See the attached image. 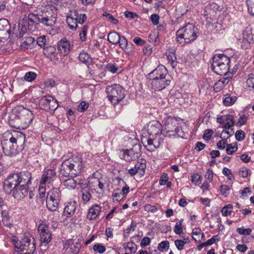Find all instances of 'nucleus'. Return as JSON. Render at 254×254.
<instances>
[{
    "instance_id": "nucleus-29",
    "label": "nucleus",
    "mask_w": 254,
    "mask_h": 254,
    "mask_svg": "<svg viewBox=\"0 0 254 254\" xmlns=\"http://www.w3.org/2000/svg\"><path fill=\"white\" fill-rule=\"evenodd\" d=\"M76 202L70 201L68 202L64 209V214L66 217H70L73 215L76 209Z\"/></svg>"
},
{
    "instance_id": "nucleus-56",
    "label": "nucleus",
    "mask_w": 254,
    "mask_h": 254,
    "mask_svg": "<svg viewBox=\"0 0 254 254\" xmlns=\"http://www.w3.org/2000/svg\"><path fill=\"white\" fill-rule=\"evenodd\" d=\"M93 250L100 254H103L105 252L106 248L99 244H97L93 246Z\"/></svg>"
},
{
    "instance_id": "nucleus-33",
    "label": "nucleus",
    "mask_w": 254,
    "mask_h": 254,
    "mask_svg": "<svg viewBox=\"0 0 254 254\" xmlns=\"http://www.w3.org/2000/svg\"><path fill=\"white\" fill-rule=\"evenodd\" d=\"M135 169L138 171V174L142 176L146 167V161L143 159H140L138 161L134 166Z\"/></svg>"
},
{
    "instance_id": "nucleus-53",
    "label": "nucleus",
    "mask_w": 254,
    "mask_h": 254,
    "mask_svg": "<svg viewBox=\"0 0 254 254\" xmlns=\"http://www.w3.org/2000/svg\"><path fill=\"white\" fill-rule=\"evenodd\" d=\"M103 15L114 24H117L119 22L118 20L114 18L110 13L105 12L103 14Z\"/></svg>"
},
{
    "instance_id": "nucleus-19",
    "label": "nucleus",
    "mask_w": 254,
    "mask_h": 254,
    "mask_svg": "<svg viewBox=\"0 0 254 254\" xmlns=\"http://www.w3.org/2000/svg\"><path fill=\"white\" fill-rule=\"evenodd\" d=\"M80 248L79 243L74 244L72 240H68L64 243L63 252L64 254H77Z\"/></svg>"
},
{
    "instance_id": "nucleus-7",
    "label": "nucleus",
    "mask_w": 254,
    "mask_h": 254,
    "mask_svg": "<svg viewBox=\"0 0 254 254\" xmlns=\"http://www.w3.org/2000/svg\"><path fill=\"white\" fill-rule=\"evenodd\" d=\"M34 238L30 235H24L20 242L15 244L16 251L20 254H31L35 251Z\"/></svg>"
},
{
    "instance_id": "nucleus-34",
    "label": "nucleus",
    "mask_w": 254,
    "mask_h": 254,
    "mask_svg": "<svg viewBox=\"0 0 254 254\" xmlns=\"http://www.w3.org/2000/svg\"><path fill=\"white\" fill-rule=\"evenodd\" d=\"M34 39L31 37L25 38L24 41H22L20 44V47L24 49H31L34 43Z\"/></svg>"
},
{
    "instance_id": "nucleus-6",
    "label": "nucleus",
    "mask_w": 254,
    "mask_h": 254,
    "mask_svg": "<svg viewBox=\"0 0 254 254\" xmlns=\"http://www.w3.org/2000/svg\"><path fill=\"white\" fill-rule=\"evenodd\" d=\"M57 20V9L52 5L46 6L40 14V23L47 27L52 28Z\"/></svg>"
},
{
    "instance_id": "nucleus-37",
    "label": "nucleus",
    "mask_w": 254,
    "mask_h": 254,
    "mask_svg": "<svg viewBox=\"0 0 254 254\" xmlns=\"http://www.w3.org/2000/svg\"><path fill=\"white\" fill-rule=\"evenodd\" d=\"M64 186L68 190H73L76 187L77 183L74 179L69 178L64 180Z\"/></svg>"
},
{
    "instance_id": "nucleus-25",
    "label": "nucleus",
    "mask_w": 254,
    "mask_h": 254,
    "mask_svg": "<svg viewBox=\"0 0 254 254\" xmlns=\"http://www.w3.org/2000/svg\"><path fill=\"white\" fill-rule=\"evenodd\" d=\"M43 54L52 62H56L58 61L56 49L54 46H48L43 48Z\"/></svg>"
},
{
    "instance_id": "nucleus-48",
    "label": "nucleus",
    "mask_w": 254,
    "mask_h": 254,
    "mask_svg": "<svg viewBox=\"0 0 254 254\" xmlns=\"http://www.w3.org/2000/svg\"><path fill=\"white\" fill-rule=\"evenodd\" d=\"M72 13L77 17L76 20H77L78 24H82L86 19L87 17L85 14H78L76 11H74Z\"/></svg>"
},
{
    "instance_id": "nucleus-64",
    "label": "nucleus",
    "mask_w": 254,
    "mask_h": 254,
    "mask_svg": "<svg viewBox=\"0 0 254 254\" xmlns=\"http://www.w3.org/2000/svg\"><path fill=\"white\" fill-rule=\"evenodd\" d=\"M181 223H177L175 226L174 232L177 234H181L183 232Z\"/></svg>"
},
{
    "instance_id": "nucleus-16",
    "label": "nucleus",
    "mask_w": 254,
    "mask_h": 254,
    "mask_svg": "<svg viewBox=\"0 0 254 254\" xmlns=\"http://www.w3.org/2000/svg\"><path fill=\"white\" fill-rule=\"evenodd\" d=\"M140 147L135 144L132 148L124 151L123 157L127 161H131L136 159L140 156Z\"/></svg>"
},
{
    "instance_id": "nucleus-11",
    "label": "nucleus",
    "mask_w": 254,
    "mask_h": 254,
    "mask_svg": "<svg viewBox=\"0 0 254 254\" xmlns=\"http://www.w3.org/2000/svg\"><path fill=\"white\" fill-rule=\"evenodd\" d=\"M108 97L114 104H118L125 97L124 90L119 84H115L107 88Z\"/></svg>"
},
{
    "instance_id": "nucleus-58",
    "label": "nucleus",
    "mask_w": 254,
    "mask_h": 254,
    "mask_svg": "<svg viewBox=\"0 0 254 254\" xmlns=\"http://www.w3.org/2000/svg\"><path fill=\"white\" fill-rule=\"evenodd\" d=\"M233 133L234 132L233 131V129H232L230 131L226 130H223L221 132L220 137L226 140L229 138Z\"/></svg>"
},
{
    "instance_id": "nucleus-12",
    "label": "nucleus",
    "mask_w": 254,
    "mask_h": 254,
    "mask_svg": "<svg viewBox=\"0 0 254 254\" xmlns=\"http://www.w3.org/2000/svg\"><path fill=\"white\" fill-rule=\"evenodd\" d=\"M141 142L147 150L152 152L163 142V139L161 135H154V137L149 136L148 138H142Z\"/></svg>"
},
{
    "instance_id": "nucleus-45",
    "label": "nucleus",
    "mask_w": 254,
    "mask_h": 254,
    "mask_svg": "<svg viewBox=\"0 0 254 254\" xmlns=\"http://www.w3.org/2000/svg\"><path fill=\"white\" fill-rule=\"evenodd\" d=\"M36 76L37 74L36 73L32 71H29L25 73L24 78L25 80L31 82L36 78Z\"/></svg>"
},
{
    "instance_id": "nucleus-49",
    "label": "nucleus",
    "mask_w": 254,
    "mask_h": 254,
    "mask_svg": "<svg viewBox=\"0 0 254 254\" xmlns=\"http://www.w3.org/2000/svg\"><path fill=\"white\" fill-rule=\"evenodd\" d=\"M232 205L229 204L224 206L221 210L222 214L223 216H226L231 214L232 212Z\"/></svg>"
},
{
    "instance_id": "nucleus-4",
    "label": "nucleus",
    "mask_w": 254,
    "mask_h": 254,
    "mask_svg": "<svg viewBox=\"0 0 254 254\" xmlns=\"http://www.w3.org/2000/svg\"><path fill=\"white\" fill-rule=\"evenodd\" d=\"M83 164L80 157L78 156L73 157L64 160L63 163L62 173L64 176L68 175H77L82 170Z\"/></svg>"
},
{
    "instance_id": "nucleus-21",
    "label": "nucleus",
    "mask_w": 254,
    "mask_h": 254,
    "mask_svg": "<svg viewBox=\"0 0 254 254\" xmlns=\"http://www.w3.org/2000/svg\"><path fill=\"white\" fill-rule=\"evenodd\" d=\"M11 32L10 26L5 18L0 19V36L3 38L9 37Z\"/></svg>"
},
{
    "instance_id": "nucleus-39",
    "label": "nucleus",
    "mask_w": 254,
    "mask_h": 254,
    "mask_svg": "<svg viewBox=\"0 0 254 254\" xmlns=\"http://www.w3.org/2000/svg\"><path fill=\"white\" fill-rule=\"evenodd\" d=\"M117 180L118 181V184L121 186H123V188L121 191L122 194H123V195L127 194L129 191V187L126 184V183L122 179L118 178H117Z\"/></svg>"
},
{
    "instance_id": "nucleus-40",
    "label": "nucleus",
    "mask_w": 254,
    "mask_h": 254,
    "mask_svg": "<svg viewBox=\"0 0 254 254\" xmlns=\"http://www.w3.org/2000/svg\"><path fill=\"white\" fill-rule=\"evenodd\" d=\"M247 86L250 90L254 91V74H250L246 81Z\"/></svg>"
},
{
    "instance_id": "nucleus-42",
    "label": "nucleus",
    "mask_w": 254,
    "mask_h": 254,
    "mask_svg": "<svg viewBox=\"0 0 254 254\" xmlns=\"http://www.w3.org/2000/svg\"><path fill=\"white\" fill-rule=\"evenodd\" d=\"M88 26L85 25L79 32V38L81 42H84L86 39V35L88 30Z\"/></svg>"
},
{
    "instance_id": "nucleus-30",
    "label": "nucleus",
    "mask_w": 254,
    "mask_h": 254,
    "mask_svg": "<svg viewBox=\"0 0 254 254\" xmlns=\"http://www.w3.org/2000/svg\"><path fill=\"white\" fill-rule=\"evenodd\" d=\"M229 81L230 79L228 78H222L220 79L215 83L213 87L214 91L216 92H219Z\"/></svg>"
},
{
    "instance_id": "nucleus-51",
    "label": "nucleus",
    "mask_w": 254,
    "mask_h": 254,
    "mask_svg": "<svg viewBox=\"0 0 254 254\" xmlns=\"http://www.w3.org/2000/svg\"><path fill=\"white\" fill-rule=\"evenodd\" d=\"M89 107V104L86 101H82L78 106L77 111L79 112H83L86 111Z\"/></svg>"
},
{
    "instance_id": "nucleus-50",
    "label": "nucleus",
    "mask_w": 254,
    "mask_h": 254,
    "mask_svg": "<svg viewBox=\"0 0 254 254\" xmlns=\"http://www.w3.org/2000/svg\"><path fill=\"white\" fill-rule=\"evenodd\" d=\"M238 149L237 146L236 144H233L232 143L227 144L226 148V152L228 154H232Z\"/></svg>"
},
{
    "instance_id": "nucleus-17",
    "label": "nucleus",
    "mask_w": 254,
    "mask_h": 254,
    "mask_svg": "<svg viewBox=\"0 0 254 254\" xmlns=\"http://www.w3.org/2000/svg\"><path fill=\"white\" fill-rule=\"evenodd\" d=\"M146 129L149 136L154 137V135H161L162 126L157 121L150 122L146 126Z\"/></svg>"
},
{
    "instance_id": "nucleus-38",
    "label": "nucleus",
    "mask_w": 254,
    "mask_h": 254,
    "mask_svg": "<svg viewBox=\"0 0 254 254\" xmlns=\"http://www.w3.org/2000/svg\"><path fill=\"white\" fill-rule=\"evenodd\" d=\"M81 193L82 200L85 202H87L89 201L91 195L90 193L89 189L87 186H86L84 188H82Z\"/></svg>"
},
{
    "instance_id": "nucleus-10",
    "label": "nucleus",
    "mask_w": 254,
    "mask_h": 254,
    "mask_svg": "<svg viewBox=\"0 0 254 254\" xmlns=\"http://www.w3.org/2000/svg\"><path fill=\"white\" fill-rule=\"evenodd\" d=\"M61 193L58 188H53L49 191L46 196V205L51 211H54L59 208Z\"/></svg>"
},
{
    "instance_id": "nucleus-3",
    "label": "nucleus",
    "mask_w": 254,
    "mask_h": 254,
    "mask_svg": "<svg viewBox=\"0 0 254 254\" xmlns=\"http://www.w3.org/2000/svg\"><path fill=\"white\" fill-rule=\"evenodd\" d=\"M197 29L192 24L188 23L176 32V39L181 46L194 41L197 37Z\"/></svg>"
},
{
    "instance_id": "nucleus-43",
    "label": "nucleus",
    "mask_w": 254,
    "mask_h": 254,
    "mask_svg": "<svg viewBox=\"0 0 254 254\" xmlns=\"http://www.w3.org/2000/svg\"><path fill=\"white\" fill-rule=\"evenodd\" d=\"M79 60L82 63L87 64L90 61V57L88 54L86 52H82L80 53L78 56Z\"/></svg>"
},
{
    "instance_id": "nucleus-24",
    "label": "nucleus",
    "mask_w": 254,
    "mask_h": 254,
    "mask_svg": "<svg viewBox=\"0 0 254 254\" xmlns=\"http://www.w3.org/2000/svg\"><path fill=\"white\" fill-rule=\"evenodd\" d=\"M96 175V174H93L89 178V184L90 187L93 188L95 190L99 189L101 190H102L104 187V184L102 182L101 179L95 176Z\"/></svg>"
},
{
    "instance_id": "nucleus-20",
    "label": "nucleus",
    "mask_w": 254,
    "mask_h": 254,
    "mask_svg": "<svg viewBox=\"0 0 254 254\" xmlns=\"http://www.w3.org/2000/svg\"><path fill=\"white\" fill-rule=\"evenodd\" d=\"M216 122L222 125V127L226 129L231 128L235 125L234 117L231 115H218L216 118Z\"/></svg>"
},
{
    "instance_id": "nucleus-1",
    "label": "nucleus",
    "mask_w": 254,
    "mask_h": 254,
    "mask_svg": "<svg viewBox=\"0 0 254 254\" xmlns=\"http://www.w3.org/2000/svg\"><path fill=\"white\" fill-rule=\"evenodd\" d=\"M33 118L34 115L30 110L20 106L10 112L8 122L12 127L24 129L29 127Z\"/></svg>"
},
{
    "instance_id": "nucleus-31",
    "label": "nucleus",
    "mask_w": 254,
    "mask_h": 254,
    "mask_svg": "<svg viewBox=\"0 0 254 254\" xmlns=\"http://www.w3.org/2000/svg\"><path fill=\"white\" fill-rule=\"evenodd\" d=\"M77 17L75 15H73V13H71L70 16H67L66 18V22L70 29L71 30H76L78 26L77 21L76 20Z\"/></svg>"
},
{
    "instance_id": "nucleus-32",
    "label": "nucleus",
    "mask_w": 254,
    "mask_h": 254,
    "mask_svg": "<svg viewBox=\"0 0 254 254\" xmlns=\"http://www.w3.org/2000/svg\"><path fill=\"white\" fill-rule=\"evenodd\" d=\"M121 37L117 32H111L108 35V40L113 44H118L121 41Z\"/></svg>"
},
{
    "instance_id": "nucleus-22",
    "label": "nucleus",
    "mask_w": 254,
    "mask_h": 254,
    "mask_svg": "<svg viewBox=\"0 0 254 254\" xmlns=\"http://www.w3.org/2000/svg\"><path fill=\"white\" fill-rule=\"evenodd\" d=\"M58 45L60 53L63 56L67 55L72 48L70 42L65 38L62 39L58 42Z\"/></svg>"
},
{
    "instance_id": "nucleus-60",
    "label": "nucleus",
    "mask_w": 254,
    "mask_h": 254,
    "mask_svg": "<svg viewBox=\"0 0 254 254\" xmlns=\"http://www.w3.org/2000/svg\"><path fill=\"white\" fill-rule=\"evenodd\" d=\"M39 194L41 198H44L46 194V185H42L40 183L39 187Z\"/></svg>"
},
{
    "instance_id": "nucleus-63",
    "label": "nucleus",
    "mask_w": 254,
    "mask_h": 254,
    "mask_svg": "<svg viewBox=\"0 0 254 254\" xmlns=\"http://www.w3.org/2000/svg\"><path fill=\"white\" fill-rule=\"evenodd\" d=\"M204 177L206 179L205 181L210 182L212 180L213 177L212 171L210 169H208L205 174Z\"/></svg>"
},
{
    "instance_id": "nucleus-15",
    "label": "nucleus",
    "mask_w": 254,
    "mask_h": 254,
    "mask_svg": "<svg viewBox=\"0 0 254 254\" xmlns=\"http://www.w3.org/2000/svg\"><path fill=\"white\" fill-rule=\"evenodd\" d=\"M38 231L41 243L46 245L52 239V234L49 230L48 226L46 223H41L38 226Z\"/></svg>"
},
{
    "instance_id": "nucleus-14",
    "label": "nucleus",
    "mask_w": 254,
    "mask_h": 254,
    "mask_svg": "<svg viewBox=\"0 0 254 254\" xmlns=\"http://www.w3.org/2000/svg\"><path fill=\"white\" fill-rule=\"evenodd\" d=\"M39 104L41 108L46 111H54L58 107L57 101L51 96H45L42 98Z\"/></svg>"
},
{
    "instance_id": "nucleus-44",
    "label": "nucleus",
    "mask_w": 254,
    "mask_h": 254,
    "mask_svg": "<svg viewBox=\"0 0 254 254\" xmlns=\"http://www.w3.org/2000/svg\"><path fill=\"white\" fill-rule=\"evenodd\" d=\"M124 248L127 250H129L130 254H134L135 253L137 250V246L133 242L128 243L125 247Z\"/></svg>"
},
{
    "instance_id": "nucleus-54",
    "label": "nucleus",
    "mask_w": 254,
    "mask_h": 254,
    "mask_svg": "<svg viewBox=\"0 0 254 254\" xmlns=\"http://www.w3.org/2000/svg\"><path fill=\"white\" fill-rule=\"evenodd\" d=\"M46 36L45 35L40 36L37 39V44L41 48L45 47L46 43Z\"/></svg>"
},
{
    "instance_id": "nucleus-59",
    "label": "nucleus",
    "mask_w": 254,
    "mask_h": 254,
    "mask_svg": "<svg viewBox=\"0 0 254 254\" xmlns=\"http://www.w3.org/2000/svg\"><path fill=\"white\" fill-rule=\"evenodd\" d=\"M230 190V188L227 185H221L220 188V193L224 196H227L228 194V191Z\"/></svg>"
},
{
    "instance_id": "nucleus-62",
    "label": "nucleus",
    "mask_w": 254,
    "mask_h": 254,
    "mask_svg": "<svg viewBox=\"0 0 254 254\" xmlns=\"http://www.w3.org/2000/svg\"><path fill=\"white\" fill-rule=\"evenodd\" d=\"M247 120V116L246 115L243 114L240 116L237 122V125L241 127L246 123Z\"/></svg>"
},
{
    "instance_id": "nucleus-9",
    "label": "nucleus",
    "mask_w": 254,
    "mask_h": 254,
    "mask_svg": "<svg viewBox=\"0 0 254 254\" xmlns=\"http://www.w3.org/2000/svg\"><path fill=\"white\" fill-rule=\"evenodd\" d=\"M7 181H4L3 184V190L7 194L12 193V196L17 200H20L25 197L28 194V189L29 187L22 186L19 185H12L8 187L7 184Z\"/></svg>"
},
{
    "instance_id": "nucleus-57",
    "label": "nucleus",
    "mask_w": 254,
    "mask_h": 254,
    "mask_svg": "<svg viewBox=\"0 0 254 254\" xmlns=\"http://www.w3.org/2000/svg\"><path fill=\"white\" fill-rule=\"evenodd\" d=\"M167 58L169 61L171 63L172 66L173 67H175V61L176 60L175 54L173 52H169L167 55Z\"/></svg>"
},
{
    "instance_id": "nucleus-8",
    "label": "nucleus",
    "mask_w": 254,
    "mask_h": 254,
    "mask_svg": "<svg viewBox=\"0 0 254 254\" xmlns=\"http://www.w3.org/2000/svg\"><path fill=\"white\" fill-rule=\"evenodd\" d=\"M31 179L32 175L30 172L23 171L9 176L5 181L8 182V183H7L8 187L15 184L22 185L23 187H29V185L31 184Z\"/></svg>"
},
{
    "instance_id": "nucleus-5",
    "label": "nucleus",
    "mask_w": 254,
    "mask_h": 254,
    "mask_svg": "<svg viewBox=\"0 0 254 254\" xmlns=\"http://www.w3.org/2000/svg\"><path fill=\"white\" fill-rule=\"evenodd\" d=\"M230 59L224 54H216L212 59L211 67L217 74L225 75L229 70Z\"/></svg>"
},
{
    "instance_id": "nucleus-41",
    "label": "nucleus",
    "mask_w": 254,
    "mask_h": 254,
    "mask_svg": "<svg viewBox=\"0 0 254 254\" xmlns=\"http://www.w3.org/2000/svg\"><path fill=\"white\" fill-rule=\"evenodd\" d=\"M106 69L113 74H115L119 70V68L115 63H109L106 65Z\"/></svg>"
},
{
    "instance_id": "nucleus-23",
    "label": "nucleus",
    "mask_w": 254,
    "mask_h": 254,
    "mask_svg": "<svg viewBox=\"0 0 254 254\" xmlns=\"http://www.w3.org/2000/svg\"><path fill=\"white\" fill-rule=\"evenodd\" d=\"M166 73L167 71L165 67L163 66H158L149 73V77L152 81L158 80L161 78H165Z\"/></svg>"
},
{
    "instance_id": "nucleus-47",
    "label": "nucleus",
    "mask_w": 254,
    "mask_h": 254,
    "mask_svg": "<svg viewBox=\"0 0 254 254\" xmlns=\"http://www.w3.org/2000/svg\"><path fill=\"white\" fill-rule=\"evenodd\" d=\"M28 22L32 23H40V14L35 15L34 14H29L28 15Z\"/></svg>"
},
{
    "instance_id": "nucleus-2",
    "label": "nucleus",
    "mask_w": 254,
    "mask_h": 254,
    "mask_svg": "<svg viewBox=\"0 0 254 254\" xmlns=\"http://www.w3.org/2000/svg\"><path fill=\"white\" fill-rule=\"evenodd\" d=\"M25 136L22 133H17L12 135L9 140H4L1 142L4 153L6 156H13L22 150Z\"/></svg>"
},
{
    "instance_id": "nucleus-36",
    "label": "nucleus",
    "mask_w": 254,
    "mask_h": 254,
    "mask_svg": "<svg viewBox=\"0 0 254 254\" xmlns=\"http://www.w3.org/2000/svg\"><path fill=\"white\" fill-rule=\"evenodd\" d=\"M237 100L235 96H231L230 95H225L223 98V103L225 106H229L233 105Z\"/></svg>"
},
{
    "instance_id": "nucleus-46",
    "label": "nucleus",
    "mask_w": 254,
    "mask_h": 254,
    "mask_svg": "<svg viewBox=\"0 0 254 254\" xmlns=\"http://www.w3.org/2000/svg\"><path fill=\"white\" fill-rule=\"evenodd\" d=\"M236 231L239 234L243 235H250L252 232L251 228H244V227L238 228Z\"/></svg>"
},
{
    "instance_id": "nucleus-13",
    "label": "nucleus",
    "mask_w": 254,
    "mask_h": 254,
    "mask_svg": "<svg viewBox=\"0 0 254 254\" xmlns=\"http://www.w3.org/2000/svg\"><path fill=\"white\" fill-rule=\"evenodd\" d=\"M178 124L179 122L177 119L172 117L167 118L165 122L166 136L171 137L177 135L179 132Z\"/></svg>"
},
{
    "instance_id": "nucleus-55",
    "label": "nucleus",
    "mask_w": 254,
    "mask_h": 254,
    "mask_svg": "<svg viewBox=\"0 0 254 254\" xmlns=\"http://www.w3.org/2000/svg\"><path fill=\"white\" fill-rule=\"evenodd\" d=\"M120 47L125 51H126L128 45L127 41L124 36L121 37V41L118 43Z\"/></svg>"
},
{
    "instance_id": "nucleus-61",
    "label": "nucleus",
    "mask_w": 254,
    "mask_h": 254,
    "mask_svg": "<svg viewBox=\"0 0 254 254\" xmlns=\"http://www.w3.org/2000/svg\"><path fill=\"white\" fill-rule=\"evenodd\" d=\"M236 139L238 141H242L245 138V132L242 130H237L235 133Z\"/></svg>"
},
{
    "instance_id": "nucleus-27",
    "label": "nucleus",
    "mask_w": 254,
    "mask_h": 254,
    "mask_svg": "<svg viewBox=\"0 0 254 254\" xmlns=\"http://www.w3.org/2000/svg\"><path fill=\"white\" fill-rule=\"evenodd\" d=\"M101 211V207L95 204L91 207L88 212L87 217L89 220H94L96 219Z\"/></svg>"
},
{
    "instance_id": "nucleus-52",
    "label": "nucleus",
    "mask_w": 254,
    "mask_h": 254,
    "mask_svg": "<svg viewBox=\"0 0 254 254\" xmlns=\"http://www.w3.org/2000/svg\"><path fill=\"white\" fill-rule=\"evenodd\" d=\"M169 247V243L167 241H164L161 242L158 247V249L160 251H164L168 250Z\"/></svg>"
},
{
    "instance_id": "nucleus-18",
    "label": "nucleus",
    "mask_w": 254,
    "mask_h": 254,
    "mask_svg": "<svg viewBox=\"0 0 254 254\" xmlns=\"http://www.w3.org/2000/svg\"><path fill=\"white\" fill-rule=\"evenodd\" d=\"M57 175L55 168L53 167L52 169H48L45 170L41 177L40 183L42 185L51 184L56 178Z\"/></svg>"
},
{
    "instance_id": "nucleus-28",
    "label": "nucleus",
    "mask_w": 254,
    "mask_h": 254,
    "mask_svg": "<svg viewBox=\"0 0 254 254\" xmlns=\"http://www.w3.org/2000/svg\"><path fill=\"white\" fill-rule=\"evenodd\" d=\"M217 5L216 3H213L205 7L203 15L206 17V18H209L210 19L214 18L216 16V12L215 8H216Z\"/></svg>"
},
{
    "instance_id": "nucleus-35",
    "label": "nucleus",
    "mask_w": 254,
    "mask_h": 254,
    "mask_svg": "<svg viewBox=\"0 0 254 254\" xmlns=\"http://www.w3.org/2000/svg\"><path fill=\"white\" fill-rule=\"evenodd\" d=\"M1 214L2 222L3 224L7 227H10L12 225V223L8 212L6 210H2Z\"/></svg>"
},
{
    "instance_id": "nucleus-26",
    "label": "nucleus",
    "mask_w": 254,
    "mask_h": 254,
    "mask_svg": "<svg viewBox=\"0 0 254 254\" xmlns=\"http://www.w3.org/2000/svg\"><path fill=\"white\" fill-rule=\"evenodd\" d=\"M170 82L165 78H161L158 80H152L151 84L155 90L160 91L168 86Z\"/></svg>"
}]
</instances>
